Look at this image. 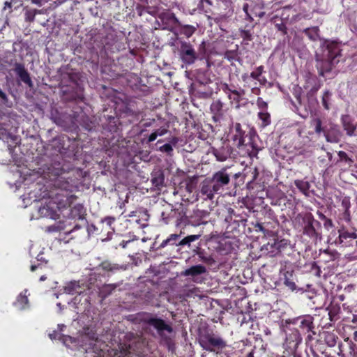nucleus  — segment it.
I'll return each instance as SVG.
<instances>
[{
    "label": "nucleus",
    "instance_id": "53",
    "mask_svg": "<svg viewBox=\"0 0 357 357\" xmlns=\"http://www.w3.org/2000/svg\"><path fill=\"white\" fill-rule=\"evenodd\" d=\"M206 51V44L205 42H202V44L199 45V53L197 54L199 55L204 56Z\"/></svg>",
    "mask_w": 357,
    "mask_h": 357
},
{
    "label": "nucleus",
    "instance_id": "6",
    "mask_svg": "<svg viewBox=\"0 0 357 357\" xmlns=\"http://www.w3.org/2000/svg\"><path fill=\"white\" fill-rule=\"evenodd\" d=\"M302 220L303 224V234L310 237H317V233L314 228V223L319 225V222L316 221L310 213H305L303 215Z\"/></svg>",
    "mask_w": 357,
    "mask_h": 357
},
{
    "label": "nucleus",
    "instance_id": "17",
    "mask_svg": "<svg viewBox=\"0 0 357 357\" xmlns=\"http://www.w3.org/2000/svg\"><path fill=\"white\" fill-rule=\"evenodd\" d=\"M342 126L347 134L349 136L354 135V132L356 129V126L353 123V121L350 116L344 115L342 117Z\"/></svg>",
    "mask_w": 357,
    "mask_h": 357
},
{
    "label": "nucleus",
    "instance_id": "50",
    "mask_svg": "<svg viewBox=\"0 0 357 357\" xmlns=\"http://www.w3.org/2000/svg\"><path fill=\"white\" fill-rule=\"evenodd\" d=\"M325 252L331 257V259L334 260L339 257L340 254L336 250H325Z\"/></svg>",
    "mask_w": 357,
    "mask_h": 357
},
{
    "label": "nucleus",
    "instance_id": "33",
    "mask_svg": "<svg viewBox=\"0 0 357 357\" xmlns=\"http://www.w3.org/2000/svg\"><path fill=\"white\" fill-rule=\"evenodd\" d=\"M338 156L340 159L337 161V163L340 162H344L349 165V167L352 165L354 160L350 157H349L347 153L344 151H339Z\"/></svg>",
    "mask_w": 357,
    "mask_h": 357
},
{
    "label": "nucleus",
    "instance_id": "14",
    "mask_svg": "<svg viewBox=\"0 0 357 357\" xmlns=\"http://www.w3.org/2000/svg\"><path fill=\"white\" fill-rule=\"evenodd\" d=\"M235 133L232 137V140L234 144L240 149L243 147L244 144V135L245 132L241 128V125L239 123H236L234 125Z\"/></svg>",
    "mask_w": 357,
    "mask_h": 357
},
{
    "label": "nucleus",
    "instance_id": "15",
    "mask_svg": "<svg viewBox=\"0 0 357 357\" xmlns=\"http://www.w3.org/2000/svg\"><path fill=\"white\" fill-rule=\"evenodd\" d=\"M209 215V213L204 210L194 211L193 214L190 216L191 222L193 226H199L202 224H206V221L204 219Z\"/></svg>",
    "mask_w": 357,
    "mask_h": 357
},
{
    "label": "nucleus",
    "instance_id": "7",
    "mask_svg": "<svg viewBox=\"0 0 357 357\" xmlns=\"http://www.w3.org/2000/svg\"><path fill=\"white\" fill-rule=\"evenodd\" d=\"M219 191L230 181L229 175L226 172V168L215 172L212 177L208 178Z\"/></svg>",
    "mask_w": 357,
    "mask_h": 357
},
{
    "label": "nucleus",
    "instance_id": "2",
    "mask_svg": "<svg viewBox=\"0 0 357 357\" xmlns=\"http://www.w3.org/2000/svg\"><path fill=\"white\" fill-rule=\"evenodd\" d=\"M132 321L137 324L143 323L147 325L146 330L151 331V328L156 331L157 334L162 338L165 337V332L172 333L173 328L171 324L164 319L158 317L156 314L140 312L132 316Z\"/></svg>",
    "mask_w": 357,
    "mask_h": 357
},
{
    "label": "nucleus",
    "instance_id": "51",
    "mask_svg": "<svg viewBox=\"0 0 357 357\" xmlns=\"http://www.w3.org/2000/svg\"><path fill=\"white\" fill-rule=\"evenodd\" d=\"M324 227L326 229H329L330 228H332L333 227L334 225L332 222V220L329 218H326L325 220H324Z\"/></svg>",
    "mask_w": 357,
    "mask_h": 357
},
{
    "label": "nucleus",
    "instance_id": "26",
    "mask_svg": "<svg viewBox=\"0 0 357 357\" xmlns=\"http://www.w3.org/2000/svg\"><path fill=\"white\" fill-rule=\"evenodd\" d=\"M80 288L79 282L73 281L67 284L65 287V291L69 294H79L78 289Z\"/></svg>",
    "mask_w": 357,
    "mask_h": 357
},
{
    "label": "nucleus",
    "instance_id": "43",
    "mask_svg": "<svg viewBox=\"0 0 357 357\" xmlns=\"http://www.w3.org/2000/svg\"><path fill=\"white\" fill-rule=\"evenodd\" d=\"M237 56V53L236 51L228 50L225 53V58L228 59L229 61H232L236 59Z\"/></svg>",
    "mask_w": 357,
    "mask_h": 357
},
{
    "label": "nucleus",
    "instance_id": "10",
    "mask_svg": "<svg viewBox=\"0 0 357 357\" xmlns=\"http://www.w3.org/2000/svg\"><path fill=\"white\" fill-rule=\"evenodd\" d=\"M15 72L17 76L20 78L21 81L28 85L29 87L32 88L33 83L30 77L29 73L25 69L24 66L22 63H16L15 64Z\"/></svg>",
    "mask_w": 357,
    "mask_h": 357
},
{
    "label": "nucleus",
    "instance_id": "35",
    "mask_svg": "<svg viewBox=\"0 0 357 357\" xmlns=\"http://www.w3.org/2000/svg\"><path fill=\"white\" fill-rule=\"evenodd\" d=\"M258 116H259V118L262 121L261 126L263 127H266L271 123V116H270L269 113H268L265 111H262L259 113Z\"/></svg>",
    "mask_w": 357,
    "mask_h": 357
},
{
    "label": "nucleus",
    "instance_id": "56",
    "mask_svg": "<svg viewBox=\"0 0 357 357\" xmlns=\"http://www.w3.org/2000/svg\"><path fill=\"white\" fill-rule=\"evenodd\" d=\"M333 308H334L333 306H331L328 308L329 309L328 315L330 317L331 320H333V317L337 314V312L335 311H333Z\"/></svg>",
    "mask_w": 357,
    "mask_h": 357
},
{
    "label": "nucleus",
    "instance_id": "41",
    "mask_svg": "<svg viewBox=\"0 0 357 357\" xmlns=\"http://www.w3.org/2000/svg\"><path fill=\"white\" fill-rule=\"evenodd\" d=\"M36 13V10H26L25 13V20L26 22H32L34 21L35 15Z\"/></svg>",
    "mask_w": 357,
    "mask_h": 357
},
{
    "label": "nucleus",
    "instance_id": "58",
    "mask_svg": "<svg viewBox=\"0 0 357 357\" xmlns=\"http://www.w3.org/2000/svg\"><path fill=\"white\" fill-rule=\"evenodd\" d=\"M167 132V130L166 129H158L155 130L154 132L158 134V136H162L165 135Z\"/></svg>",
    "mask_w": 357,
    "mask_h": 357
},
{
    "label": "nucleus",
    "instance_id": "12",
    "mask_svg": "<svg viewBox=\"0 0 357 357\" xmlns=\"http://www.w3.org/2000/svg\"><path fill=\"white\" fill-rule=\"evenodd\" d=\"M231 148L229 145H223L219 149H213L212 153L218 161H225L231 154Z\"/></svg>",
    "mask_w": 357,
    "mask_h": 357
},
{
    "label": "nucleus",
    "instance_id": "62",
    "mask_svg": "<svg viewBox=\"0 0 357 357\" xmlns=\"http://www.w3.org/2000/svg\"><path fill=\"white\" fill-rule=\"evenodd\" d=\"M243 10L246 13V15L248 14V3L244 4Z\"/></svg>",
    "mask_w": 357,
    "mask_h": 357
},
{
    "label": "nucleus",
    "instance_id": "61",
    "mask_svg": "<svg viewBox=\"0 0 357 357\" xmlns=\"http://www.w3.org/2000/svg\"><path fill=\"white\" fill-rule=\"evenodd\" d=\"M241 97L242 96H235L234 95V97L233 99H234V101H236L237 102H239L241 101Z\"/></svg>",
    "mask_w": 357,
    "mask_h": 357
},
{
    "label": "nucleus",
    "instance_id": "44",
    "mask_svg": "<svg viewBox=\"0 0 357 357\" xmlns=\"http://www.w3.org/2000/svg\"><path fill=\"white\" fill-rule=\"evenodd\" d=\"M84 96L82 93L75 92L73 93L70 98H68V100H83Z\"/></svg>",
    "mask_w": 357,
    "mask_h": 357
},
{
    "label": "nucleus",
    "instance_id": "22",
    "mask_svg": "<svg viewBox=\"0 0 357 357\" xmlns=\"http://www.w3.org/2000/svg\"><path fill=\"white\" fill-rule=\"evenodd\" d=\"M231 3V1H222L220 2L219 8L225 10L224 12L219 13L220 19H225L227 16L231 15L232 10L230 8Z\"/></svg>",
    "mask_w": 357,
    "mask_h": 357
},
{
    "label": "nucleus",
    "instance_id": "32",
    "mask_svg": "<svg viewBox=\"0 0 357 357\" xmlns=\"http://www.w3.org/2000/svg\"><path fill=\"white\" fill-rule=\"evenodd\" d=\"M295 185L303 193L306 194L310 189V183L303 180H296Z\"/></svg>",
    "mask_w": 357,
    "mask_h": 357
},
{
    "label": "nucleus",
    "instance_id": "21",
    "mask_svg": "<svg viewBox=\"0 0 357 357\" xmlns=\"http://www.w3.org/2000/svg\"><path fill=\"white\" fill-rule=\"evenodd\" d=\"M172 18L176 24L182 27V33L188 38L190 37L196 31V28L193 26L181 25L178 19L175 17L174 14H172Z\"/></svg>",
    "mask_w": 357,
    "mask_h": 357
},
{
    "label": "nucleus",
    "instance_id": "30",
    "mask_svg": "<svg viewBox=\"0 0 357 357\" xmlns=\"http://www.w3.org/2000/svg\"><path fill=\"white\" fill-rule=\"evenodd\" d=\"M181 234H182V232H181L180 234H171L168 238H167L166 240H165L162 242V243L160 244V248H164V247L167 246V245H177L178 243H176V241L180 237Z\"/></svg>",
    "mask_w": 357,
    "mask_h": 357
},
{
    "label": "nucleus",
    "instance_id": "28",
    "mask_svg": "<svg viewBox=\"0 0 357 357\" xmlns=\"http://www.w3.org/2000/svg\"><path fill=\"white\" fill-rule=\"evenodd\" d=\"M339 237H338V243H342L344 241V239H346L347 238H350L352 239H356L357 238V234L355 232H348L347 231L343 230H339Z\"/></svg>",
    "mask_w": 357,
    "mask_h": 357
},
{
    "label": "nucleus",
    "instance_id": "29",
    "mask_svg": "<svg viewBox=\"0 0 357 357\" xmlns=\"http://www.w3.org/2000/svg\"><path fill=\"white\" fill-rule=\"evenodd\" d=\"M27 290L24 291V293H21L17 299L15 305H18L20 309H24L26 305H28L29 300L26 296Z\"/></svg>",
    "mask_w": 357,
    "mask_h": 357
},
{
    "label": "nucleus",
    "instance_id": "18",
    "mask_svg": "<svg viewBox=\"0 0 357 357\" xmlns=\"http://www.w3.org/2000/svg\"><path fill=\"white\" fill-rule=\"evenodd\" d=\"M119 286V284H104L98 290V296L102 300L105 299Z\"/></svg>",
    "mask_w": 357,
    "mask_h": 357
},
{
    "label": "nucleus",
    "instance_id": "3",
    "mask_svg": "<svg viewBox=\"0 0 357 357\" xmlns=\"http://www.w3.org/2000/svg\"><path fill=\"white\" fill-rule=\"evenodd\" d=\"M197 339L203 349L210 352L218 353L227 347L226 341L207 327L199 328Z\"/></svg>",
    "mask_w": 357,
    "mask_h": 357
},
{
    "label": "nucleus",
    "instance_id": "31",
    "mask_svg": "<svg viewBox=\"0 0 357 357\" xmlns=\"http://www.w3.org/2000/svg\"><path fill=\"white\" fill-rule=\"evenodd\" d=\"M31 271H38L39 274H46L49 271V267L46 263H38L36 265H32L31 266Z\"/></svg>",
    "mask_w": 357,
    "mask_h": 357
},
{
    "label": "nucleus",
    "instance_id": "60",
    "mask_svg": "<svg viewBox=\"0 0 357 357\" xmlns=\"http://www.w3.org/2000/svg\"><path fill=\"white\" fill-rule=\"evenodd\" d=\"M200 3L202 6H204V3H206L208 5H211V0H200Z\"/></svg>",
    "mask_w": 357,
    "mask_h": 357
},
{
    "label": "nucleus",
    "instance_id": "16",
    "mask_svg": "<svg viewBox=\"0 0 357 357\" xmlns=\"http://www.w3.org/2000/svg\"><path fill=\"white\" fill-rule=\"evenodd\" d=\"M324 136L327 142L337 143L340 139L342 132L337 126H333L329 130L324 132Z\"/></svg>",
    "mask_w": 357,
    "mask_h": 357
},
{
    "label": "nucleus",
    "instance_id": "39",
    "mask_svg": "<svg viewBox=\"0 0 357 357\" xmlns=\"http://www.w3.org/2000/svg\"><path fill=\"white\" fill-rule=\"evenodd\" d=\"M289 274V275H291V273H289V271H287L284 274V284L288 287L291 290L294 291L296 289V285L295 284V282L292 280H290L289 278H288L287 277V275Z\"/></svg>",
    "mask_w": 357,
    "mask_h": 357
},
{
    "label": "nucleus",
    "instance_id": "4",
    "mask_svg": "<svg viewBox=\"0 0 357 357\" xmlns=\"http://www.w3.org/2000/svg\"><path fill=\"white\" fill-rule=\"evenodd\" d=\"M59 206L54 205L48 198L43 201L41 206L38 208V213L41 217L49 218L53 220H56L59 218Z\"/></svg>",
    "mask_w": 357,
    "mask_h": 357
},
{
    "label": "nucleus",
    "instance_id": "42",
    "mask_svg": "<svg viewBox=\"0 0 357 357\" xmlns=\"http://www.w3.org/2000/svg\"><path fill=\"white\" fill-rule=\"evenodd\" d=\"M263 66H259L255 71H253L250 74V77L255 79H259V76L261 75L263 72Z\"/></svg>",
    "mask_w": 357,
    "mask_h": 357
},
{
    "label": "nucleus",
    "instance_id": "52",
    "mask_svg": "<svg viewBox=\"0 0 357 357\" xmlns=\"http://www.w3.org/2000/svg\"><path fill=\"white\" fill-rule=\"evenodd\" d=\"M275 26L278 31H280L283 34H287V27L284 23L276 24Z\"/></svg>",
    "mask_w": 357,
    "mask_h": 357
},
{
    "label": "nucleus",
    "instance_id": "63",
    "mask_svg": "<svg viewBox=\"0 0 357 357\" xmlns=\"http://www.w3.org/2000/svg\"><path fill=\"white\" fill-rule=\"evenodd\" d=\"M254 174H255V175H254V176H253L252 181H253V180H255V179H256L257 176V174H258L257 169H255V170H254Z\"/></svg>",
    "mask_w": 357,
    "mask_h": 357
},
{
    "label": "nucleus",
    "instance_id": "57",
    "mask_svg": "<svg viewBox=\"0 0 357 357\" xmlns=\"http://www.w3.org/2000/svg\"><path fill=\"white\" fill-rule=\"evenodd\" d=\"M157 137H158V134L155 133L154 132H152L148 138V142H151L154 141L157 138Z\"/></svg>",
    "mask_w": 357,
    "mask_h": 357
},
{
    "label": "nucleus",
    "instance_id": "47",
    "mask_svg": "<svg viewBox=\"0 0 357 357\" xmlns=\"http://www.w3.org/2000/svg\"><path fill=\"white\" fill-rule=\"evenodd\" d=\"M199 257L202 259V260L204 262H206L208 264H213L215 261L213 259L209 256V257H205L203 254V252H199L198 253Z\"/></svg>",
    "mask_w": 357,
    "mask_h": 357
},
{
    "label": "nucleus",
    "instance_id": "37",
    "mask_svg": "<svg viewBox=\"0 0 357 357\" xmlns=\"http://www.w3.org/2000/svg\"><path fill=\"white\" fill-rule=\"evenodd\" d=\"M222 89L225 91H230L232 94L235 95V96H243L244 94H245V91L243 89H240V90H236V89H232L231 88L229 87V86L225 83L222 84Z\"/></svg>",
    "mask_w": 357,
    "mask_h": 357
},
{
    "label": "nucleus",
    "instance_id": "59",
    "mask_svg": "<svg viewBox=\"0 0 357 357\" xmlns=\"http://www.w3.org/2000/svg\"><path fill=\"white\" fill-rule=\"evenodd\" d=\"M317 214H318L319 218L323 220H325L327 218L325 215H324L322 213H321L319 211L317 212Z\"/></svg>",
    "mask_w": 357,
    "mask_h": 357
},
{
    "label": "nucleus",
    "instance_id": "5",
    "mask_svg": "<svg viewBox=\"0 0 357 357\" xmlns=\"http://www.w3.org/2000/svg\"><path fill=\"white\" fill-rule=\"evenodd\" d=\"M180 57L183 63L191 65L197 60L198 54L190 43L183 42L180 49Z\"/></svg>",
    "mask_w": 357,
    "mask_h": 357
},
{
    "label": "nucleus",
    "instance_id": "1",
    "mask_svg": "<svg viewBox=\"0 0 357 357\" xmlns=\"http://www.w3.org/2000/svg\"><path fill=\"white\" fill-rule=\"evenodd\" d=\"M340 55V49L337 43H326L321 47V52L315 55L319 74L324 76L325 73L331 71L335 65V59Z\"/></svg>",
    "mask_w": 357,
    "mask_h": 357
},
{
    "label": "nucleus",
    "instance_id": "9",
    "mask_svg": "<svg viewBox=\"0 0 357 357\" xmlns=\"http://www.w3.org/2000/svg\"><path fill=\"white\" fill-rule=\"evenodd\" d=\"M48 199L54 205L59 206V210L66 207L69 204L68 195L62 190H60L59 192L52 194Z\"/></svg>",
    "mask_w": 357,
    "mask_h": 357
},
{
    "label": "nucleus",
    "instance_id": "36",
    "mask_svg": "<svg viewBox=\"0 0 357 357\" xmlns=\"http://www.w3.org/2000/svg\"><path fill=\"white\" fill-rule=\"evenodd\" d=\"M301 326L303 328L307 329L308 331H311L313 328V322H312V317H309L305 319H303L301 321Z\"/></svg>",
    "mask_w": 357,
    "mask_h": 357
},
{
    "label": "nucleus",
    "instance_id": "24",
    "mask_svg": "<svg viewBox=\"0 0 357 357\" xmlns=\"http://www.w3.org/2000/svg\"><path fill=\"white\" fill-rule=\"evenodd\" d=\"M86 338L91 340H96L98 339V336L96 333L92 328L87 327L83 328L82 340L84 342Z\"/></svg>",
    "mask_w": 357,
    "mask_h": 357
},
{
    "label": "nucleus",
    "instance_id": "54",
    "mask_svg": "<svg viewBox=\"0 0 357 357\" xmlns=\"http://www.w3.org/2000/svg\"><path fill=\"white\" fill-rule=\"evenodd\" d=\"M0 100L3 103H6L8 102V98L6 94L0 89Z\"/></svg>",
    "mask_w": 357,
    "mask_h": 357
},
{
    "label": "nucleus",
    "instance_id": "19",
    "mask_svg": "<svg viewBox=\"0 0 357 357\" xmlns=\"http://www.w3.org/2000/svg\"><path fill=\"white\" fill-rule=\"evenodd\" d=\"M206 272V268L205 266L202 265H196L192 266L190 268L186 269L183 273V275L185 276L191 275V276H195L200 274L205 273Z\"/></svg>",
    "mask_w": 357,
    "mask_h": 357
},
{
    "label": "nucleus",
    "instance_id": "38",
    "mask_svg": "<svg viewBox=\"0 0 357 357\" xmlns=\"http://www.w3.org/2000/svg\"><path fill=\"white\" fill-rule=\"evenodd\" d=\"M63 229H65V225L61 222L47 227V231L49 232L58 231Z\"/></svg>",
    "mask_w": 357,
    "mask_h": 357
},
{
    "label": "nucleus",
    "instance_id": "8",
    "mask_svg": "<svg viewBox=\"0 0 357 357\" xmlns=\"http://www.w3.org/2000/svg\"><path fill=\"white\" fill-rule=\"evenodd\" d=\"M218 192V189L208 178L201 183L200 193L202 196L204 197V199L212 200L214 198L215 193Z\"/></svg>",
    "mask_w": 357,
    "mask_h": 357
},
{
    "label": "nucleus",
    "instance_id": "13",
    "mask_svg": "<svg viewBox=\"0 0 357 357\" xmlns=\"http://www.w3.org/2000/svg\"><path fill=\"white\" fill-rule=\"evenodd\" d=\"M210 109L213 114V121L215 122L219 121L224 115L223 103L220 100L213 101Z\"/></svg>",
    "mask_w": 357,
    "mask_h": 357
},
{
    "label": "nucleus",
    "instance_id": "34",
    "mask_svg": "<svg viewBox=\"0 0 357 357\" xmlns=\"http://www.w3.org/2000/svg\"><path fill=\"white\" fill-rule=\"evenodd\" d=\"M311 125L314 127L315 132L320 134L324 129L322 128V121L319 117H314L311 121Z\"/></svg>",
    "mask_w": 357,
    "mask_h": 357
},
{
    "label": "nucleus",
    "instance_id": "23",
    "mask_svg": "<svg viewBox=\"0 0 357 357\" xmlns=\"http://www.w3.org/2000/svg\"><path fill=\"white\" fill-rule=\"evenodd\" d=\"M319 29L318 26L307 28L304 30V33L309 37L311 40L316 41L320 39Z\"/></svg>",
    "mask_w": 357,
    "mask_h": 357
},
{
    "label": "nucleus",
    "instance_id": "27",
    "mask_svg": "<svg viewBox=\"0 0 357 357\" xmlns=\"http://www.w3.org/2000/svg\"><path fill=\"white\" fill-rule=\"evenodd\" d=\"M200 237L201 234L189 235L179 241L177 246L188 245L190 247L191 242L198 240Z\"/></svg>",
    "mask_w": 357,
    "mask_h": 357
},
{
    "label": "nucleus",
    "instance_id": "25",
    "mask_svg": "<svg viewBox=\"0 0 357 357\" xmlns=\"http://www.w3.org/2000/svg\"><path fill=\"white\" fill-rule=\"evenodd\" d=\"M164 175L162 172H155L152 176L151 182L153 185L157 188H160L164 185Z\"/></svg>",
    "mask_w": 357,
    "mask_h": 357
},
{
    "label": "nucleus",
    "instance_id": "48",
    "mask_svg": "<svg viewBox=\"0 0 357 357\" xmlns=\"http://www.w3.org/2000/svg\"><path fill=\"white\" fill-rule=\"evenodd\" d=\"M160 150L161 151H163V152H166L168 154H171V153L173 151V148L171 144H165V145H163L162 146H161L160 148Z\"/></svg>",
    "mask_w": 357,
    "mask_h": 357
},
{
    "label": "nucleus",
    "instance_id": "64",
    "mask_svg": "<svg viewBox=\"0 0 357 357\" xmlns=\"http://www.w3.org/2000/svg\"><path fill=\"white\" fill-rule=\"evenodd\" d=\"M46 278H47L45 277V275H42L40 276V281H45V280H46Z\"/></svg>",
    "mask_w": 357,
    "mask_h": 357
},
{
    "label": "nucleus",
    "instance_id": "40",
    "mask_svg": "<svg viewBox=\"0 0 357 357\" xmlns=\"http://www.w3.org/2000/svg\"><path fill=\"white\" fill-rule=\"evenodd\" d=\"M331 96V93L328 91H325L323 95L322 103L326 109H329L328 102L330 101Z\"/></svg>",
    "mask_w": 357,
    "mask_h": 357
},
{
    "label": "nucleus",
    "instance_id": "45",
    "mask_svg": "<svg viewBox=\"0 0 357 357\" xmlns=\"http://www.w3.org/2000/svg\"><path fill=\"white\" fill-rule=\"evenodd\" d=\"M349 354L352 357H357V346L353 343L351 342L349 346Z\"/></svg>",
    "mask_w": 357,
    "mask_h": 357
},
{
    "label": "nucleus",
    "instance_id": "55",
    "mask_svg": "<svg viewBox=\"0 0 357 357\" xmlns=\"http://www.w3.org/2000/svg\"><path fill=\"white\" fill-rule=\"evenodd\" d=\"M254 227L255 228L256 231L259 230V231H262L264 233H265V231H266V229H264V227L259 222L256 223Z\"/></svg>",
    "mask_w": 357,
    "mask_h": 357
},
{
    "label": "nucleus",
    "instance_id": "20",
    "mask_svg": "<svg viewBox=\"0 0 357 357\" xmlns=\"http://www.w3.org/2000/svg\"><path fill=\"white\" fill-rule=\"evenodd\" d=\"M0 139H2L6 142H8V139L12 140L16 144H18V137L17 135H14L10 132H8L6 129L2 127L0 124Z\"/></svg>",
    "mask_w": 357,
    "mask_h": 357
},
{
    "label": "nucleus",
    "instance_id": "46",
    "mask_svg": "<svg viewBox=\"0 0 357 357\" xmlns=\"http://www.w3.org/2000/svg\"><path fill=\"white\" fill-rule=\"evenodd\" d=\"M257 106L262 110H266L268 107V104L261 98H258L257 100Z\"/></svg>",
    "mask_w": 357,
    "mask_h": 357
},
{
    "label": "nucleus",
    "instance_id": "11",
    "mask_svg": "<svg viewBox=\"0 0 357 357\" xmlns=\"http://www.w3.org/2000/svg\"><path fill=\"white\" fill-rule=\"evenodd\" d=\"M100 267L107 273V276H111L118 271H125L127 268L126 265H119L109 261H102L100 264Z\"/></svg>",
    "mask_w": 357,
    "mask_h": 357
},
{
    "label": "nucleus",
    "instance_id": "49",
    "mask_svg": "<svg viewBox=\"0 0 357 357\" xmlns=\"http://www.w3.org/2000/svg\"><path fill=\"white\" fill-rule=\"evenodd\" d=\"M241 37L243 38V40H246L248 41L252 40V34L249 31L247 30H243L241 31Z\"/></svg>",
    "mask_w": 357,
    "mask_h": 357
}]
</instances>
